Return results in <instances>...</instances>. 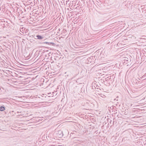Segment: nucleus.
I'll return each instance as SVG.
<instances>
[{"mask_svg": "<svg viewBox=\"0 0 146 146\" xmlns=\"http://www.w3.org/2000/svg\"><path fill=\"white\" fill-rule=\"evenodd\" d=\"M32 115H30L29 116H28V119H29V120H28V128H32V127H31V125L30 124L32 123V121H34V119L33 118H31V116H32Z\"/></svg>", "mask_w": 146, "mask_h": 146, "instance_id": "f257e3e1", "label": "nucleus"}, {"mask_svg": "<svg viewBox=\"0 0 146 146\" xmlns=\"http://www.w3.org/2000/svg\"><path fill=\"white\" fill-rule=\"evenodd\" d=\"M33 0H28V10L29 9L30 10H31V9H32V10H33V6L32 5H33V3L32 2H33Z\"/></svg>", "mask_w": 146, "mask_h": 146, "instance_id": "f03ea898", "label": "nucleus"}, {"mask_svg": "<svg viewBox=\"0 0 146 146\" xmlns=\"http://www.w3.org/2000/svg\"><path fill=\"white\" fill-rule=\"evenodd\" d=\"M56 134V136L60 138L62 137L64 135L62 131L61 130L57 131Z\"/></svg>", "mask_w": 146, "mask_h": 146, "instance_id": "7ed1b4c3", "label": "nucleus"}, {"mask_svg": "<svg viewBox=\"0 0 146 146\" xmlns=\"http://www.w3.org/2000/svg\"><path fill=\"white\" fill-rule=\"evenodd\" d=\"M34 21L33 18L31 16H29V17H28V24H32L34 23Z\"/></svg>", "mask_w": 146, "mask_h": 146, "instance_id": "20e7f679", "label": "nucleus"}, {"mask_svg": "<svg viewBox=\"0 0 146 146\" xmlns=\"http://www.w3.org/2000/svg\"><path fill=\"white\" fill-rule=\"evenodd\" d=\"M34 86V84L33 83H31V84H28V88H29L28 89V92H30V91L33 90L35 89L34 88L31 89Z\"/></svg>", "mask_w": 146, "mask_h": 146, "instance_id": "39448f33", "label": "nucleus"}, {"mask_svg": "<svg viewBox=\"0 0 146 146\" xmlns=\"http://www.w3.org/2000/svg\"><path fill=\"white\" fill-rule=\"evenodd\" d=\"M35 39V38L33 37V35L30 36L29 37H28V40H29L31 42H33L34 41Z\"/></svg>", "mask_w": 146, "mask_h": 146, "instance_id": "423d86ee", "label": "nucleus"}, {"mask_svg": "<svg viewBox=\"0 0 146 146\" xmlns=\"http://www.w3.org/2000/svg\"><path fill=\"white\" fill-rule=\"evenodd\" d=\"M31 79L32 80H34L35 78L34 74L28 73V79Z\"/></svg>", "mask_w": 146, "mask_h": 146, "instance_id": "0eeeda50", "label": "nucleus"}, {"mask_svg": "<svg viewBox=\"0 0 146 146\" xmlns=\"http://www.w3.org/2000/svg\"><path fill=\"white\" fill-rule=\"evenodd\" d=\"M111 77H112V78H113V76H108V77H107V78H105V80L106 81L108 80H110H110H111Z\"/></svg>", "mask_w": 146, "mask_h": 146, "instance_id": "6e6552de", "label": "nucleus"}, {"mask_svg": "<svg viewBox=\"0 0 146 146\" xmlns=\"http://www.w3.org/2000/svg\"><path fill=\"white\" fill-rule=\"evenodd\" d=\"M36 37L37 38V39H41L43 38V37L39 35H37L36 36Z\"/></svg>", "mask_w": 146, "mask_h": 146, "instance_id": "1a4fd4ad", "label": "nucleus"}, {"mask_svg": "<svg viewBox=\"0 0 146 146\" xmlns=\"http://www.w3.org/2000/svg\"><path fill=\"white\" fill-rule=\"evenodd\" d=\"M97 21L98 22H98V23H99V24H98V25H100V24H101L102 23V22H101V21H102V20H101L99 18H98L97 19Z\"/></svg>", "mask_w": 146, "mask_h": 146, "instance_id": "9d476101", "label": "nucleus"}, {"mask_svg": "<svg viewBox=\"0 0 146 146\" xmlns=\"http://www.w3.org/2000/svg\"><path fill=\"white\" fill-rule=\"evenodd\" d=\"M32 59V58H31L30 60H28V67H29V66L32 65L33 63V62H31L30 61Z\"/></svg>", "mask_w": 146, "mask_h": 146, "instance_id": "9b49d317", "label": "nucleus"}, {"mask_svg": "<svg viewBox=\"0 0 146 146\" xmlns=\"http://www.w3.org/2000/svg\"><path fill=\"white\" fill-rule=\"evenodd\" d=\"M44 43H46V44H49V45L52 44V45H53L54 44V43L52 42H44Z\"/></svg>", "mask_w": 146, "mask_h": 146, "instance_id": "f8f14e48", "label": "nucleus"}, {"mask_svg": "<svg viewBox=\"0 0 146 146\" xmlns=\"http://www.w3.org/2000/svg\"><path fill=\"white\" fill-rule=\"evenodd\" d=\"M44 43H46V44H49V45L52 44V45H53L54 44V43L52 42H44Z\"/></svg>", "mask_w": 146, "mask_h": 146, "instance_id": "ddd939ff", "label": "nucleus"}, {"mask_svg": "<svg viewBox=\"0 0 146 146\" xmlns=\"http://www.w3.org/2000/svg\"><path fill=\"white\" fill-rule=\"evenodd\" d=\"M34 70V69L31 70V68L29 67H28V72H32V71Z\"/></svg>", "mask_w": 146, "mask_h": 146, "instance_id": "4468645a", "label": "nucleus"}, {"mask_svg": "<svg viewBox=\"0 0 146 146\" xmlns=\"http://www.w3.org/2000/svg\"><path fill=\"white\" fill-rule=\"evenodd\" d=\"M5 110V108L3 106L0 107V111H2Z\"/></svg>", "mask_w": 146, "mask_h": 146, "instance_id": "2eb2a0df", "label": "nucleus"}, {"mask_svg": "<svg viewBox=\"0 0 146 146\" xmlns=\"http://www.w3.org/2000/svg\"><path fill=\"white\" fill-rule=\"evenodd\" d=\"M28 99H29V101H30V102H32L33 101H30V99H33V97L31 98V96H29V95H28Z\"/></svg>", "mask_w": 146, "mask_h": 146, "instance_id": "dca6fc26", "label": "nucleus"}, {"mask_svg": "<svg viewBox=\"0 0 146 146\" xmlns=\"http://www.w3.org/2000/svg\"><path fill=\"white\" fill-rule=\"evenodd\" d=\"M31 102H28V109H29L30 108H31V107H31V105L30 104H29V103H31Z\"/></svg>", "mask_w": 146, "mask_h": 146, "instance_id": "f3484780", "label": "nucleus"}, {"mask_svg": "<svg viewBox=\"0 0 146 146\" xmlns=\"http://www.w3.org/2000/svg\"><path fill=\"white\" fill-rule=\"evenodd\" d=\"M33 80H32L31 79H28V84L30 82L32 81Z\"/></svg>", "mask_w": 146, "mask_h": 146, "instance_id": "a211bd4d", "label": "nucleus"}, {"mask_svg": "<svg viewBox=\"0 0 146 146\" xmlns=\"http://www.w3.org/2000/svg\"><path fill=\"white\" fill-rule=\"evenodd\" d=\"M83 106H84L82 105V106H81V108L83 109H86L85 108H84L83 107Z\"/></svg>", "mask_w": 146, "mask_h": 146, "instance_id": "6ab92c4d", "label": "nucleus"}, {"mask_svg": "<svg viewBox=\"0 0 146 146\" xmlns=\"http://www.w3.org/2000/svg\"><path fill=\"white\" fill-rule=\"evenodd\" d=\"M93 58V56H91V57L90 58Z\"/></svg>", "mask_w": 146, "mask_h": 146, "instance_id": "aec40b11", "label": "nucleus"}, {"mask_svg": "<svg viewBox=\"0 0 146 146\" xmlns=\"http://www.w3.org/2000/svg\"><path fill=\"white\" fill-rule=\"evenodd\" d=\"M29 14H30V15H31V13L30 12V13H29Z\"/></svg>", "mask_w": 146, "mask_h": 146, "instance_id": "412c9836", "label": "nucleus"}, {"mask_svg": "<svg viewBox=\"0 0 146 146\" xmlns=\"http://www.w3.org/2000/svg\"><path fill=\"white\" fill-rule=\"evenodd\" d=\"M30 55V54H29V55L28 56V58L29 57V56Z\"/></svg>", "mask_w": 146, "mask_h": 146, "instance_id": "4be33fe9", "label": "nucleus"}, {"mask_svg": "<svg viewBox=\"0 0 146 146\" xmlns=\"http://www.w3.org/2000/svg\"><path fill=\"white\" fill-rule=\"evenodd\" d=\"M30 58V57L29 58H28V60H29Z\"/></svg>", "mask_w": 146, "mask_h": 146, "instance_id": "5701e85b", "label": "nucleus"}, {"mask_svg": "<svg viewBox=\"0 0 146 146\" xmlns=\"http://www.w3.org/2000/svg\"><path fill=\"white\" fill-rule=\"evenodd\" d=\"M114 122V120L113 121V123Z\"/></svg>", "mask_w": 146, "mask_h": 146, "instance_id": "b1692460", "label": "nucleus"}, {"mask_svg": "<svg viewBox=\"0 0 146 146\" xmlns=\"http://www.w3.org/2000/svg\"><path fill=\"white\" fill-rule=\"evenodd\" d=\"M95 22H98V21H97V20L96 21H95Z\"/></svg>", "mask_w": 146, "mask_h": 146, "instance_id": "393cba45", "label": "nucleus"}, {"mask_svg": "<svg viewBox=\"0 0 146 146\" xmlns=\"http://www.w3.org/2000/svg\"><path fill=\"white\" fill-rule=\"evenodd\" d=\"M34 72H32V73L33 74V73H34Z\"/></svg>", "mask_w": 146, "mask_h": 146, "instance_id": "a878e982", "label": "nucleus"}, {"mask_svg": "<svg viewBox=\"0 0 146 146\" xmlns=\"http://www.w3.org/2000/svg\"><path fill=\"white\" fill-rule=\"evenodd\" d=\"M118 98V97L117 96L116 98Z\"/></svg>", "mask_w": 146, "mask_h": 146, "instance_id": "bb28decb", "label": "nucleus"}, {"mask_svg": "<svg viewBox=\"0 0 146 146\" xmlns=\"http://www.w3.org/2000/svg\"><path fill=\"white\" fill-rule=\"evenodd\" d=\"M29 34H28V36H29Z\"/></svg>", "mask_w": 146, "mask_h": 146, "instance_id": "cd10ccee", "label": "nucleus"}, {"mask_svg": "<svg viewBox=\"0 0 146 146\" xmlns=\"http://www.w3.org/2000/svg\"><path fill=\"white\" fill-rule=\"evenodd\" d=\"M32 16L34 17V16H33V15H32Z\"/></svg>", "mask_w": 146, "mask_h": 146, "instance_id": "c85d7f7f", "label": "nucleus"}]
</instances>
